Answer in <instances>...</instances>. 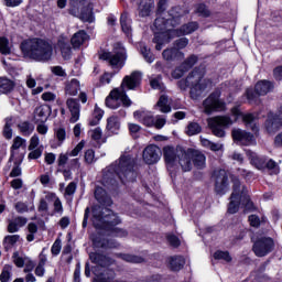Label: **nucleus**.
Here are the masks:
<instances>
[{
    "label": "nucleus",
    "mask_w": 282,
    "mask_h": 282,
    "mask_svg": "<svg viewBox=\"0 0 282 282\" xmlns=\"http://www.w3.org/2000/svg\"><path fill=\"white\" fill-rule=\"evenodd\" d=\"M122 184L127 182H135L138 177V172H135V158L129 153L122 154L117 161H115L110 166L102 171L101 183L106 188H113L118 186V180Z\"/></svg>",
    "instance_id": "nucleus-1"
},
{
    "label": "nucleus",
    "mask_w": 282,
    "mask_h": 282,
    "mask_svg": "<svg viewBox=\"0 0 282 282\" xmlns=\"http://www.w3.org/2000/svg\"><path fill=\"white\" fill-rule=\"evenodd\" d=\"M20 50L24 58L36 63H48L54 56V46L50 41L41 37H32L21 42Z\"/></svg>",
    "instance_id": "nucleus-2"
},
{
    "label": "nucleus",
    "mask_w": 282,
    "mask_h": 282,
    "mask_svg": "<svg viewBox=\"0 0 282 282\" xmlns=\"http://www.w3.org/2000/svg\"><path fill=\"white\" fill-rule=\"evenodd\" d=\"M140 83H142V73L134 70L131 75H127L121 83L120 88H115L109 96L106 98V106L109 109H118L120 107V102H122L123 107H131V99L127 96V89H135Z\"/></svg>",
    "instance_id": "nucleus-3"
},
{
    "label": "nucleus",
    "mask_w": 282,
    "mask_h": 282,
    "mask_svg": "<svg viewBox=\"0 0 282 282\" xmlns=\"http://www.w3.org/2000/svg\"><path fill=\"white\" fill-rule=\"evenodd\" d=\"M234 183V192L230 196V203L228 206V213L230 215H235V213L239 212L240 204H245L246 208L252 210L254 208V204L250 200V196H248V189L245 185L241 184V181L237 176H232Z\"/></svg>",
    "instance_id": "nucleus-4"
},
{
    "label": "nucleus",
    "mask_w": 282,
    "mask_h": 282,
    "mask_svg": "<svg viewBox=\"0 0 282 282\" xmlns=\"http://www.w3.org/2000/svg\"><path fill=\"white\" fill-rule=\"evenodd\" d=\"M93 224L95 228L105 229L109 226H118V224H120V218L113 210L95 205L93 207Z\"/></svg>",
    "instance_id": "nucleus-5"
},
{
    "label": "nucleus",
    "mask_w": 282,
    "mask_h": 282,
    "mask_svg": "<svg viewBox=\"0 0 282 282\" xmlns=\"http://www.w3.org/2000/svg\"><path fill=\"white\" fill-rule=\"evenodd\" d=\"M204 68H195L187 76V82H189L191 86V97L194 100H197V97L202 96L205 89L213 85V80L204 78Z\"/></svg>",
    "instance_id": "nucleus-6"
},
{
    "label": "nucleus",
    "mask_w": 282,
    "mask_h": 282,
    "mask_svg": "<svg viewBox=\"0 0 282 282\" xmlns=\"http://www.w3.org/2000/svg\"><path fill=\"white\" fill-rule=\"evenodd\" d=\"M187 13L188 11L180 7H175L169 12L170 18L165 19L162 17H158L154 20V28L158 32H164V30H167L169 25L175 28V25H180V19H182V17H185V14Z\"/></svg>",
    "instance_id": "nucleus-7"
},
{
    "label": "nucleus",
    "mask_w": 282,
    "mask_h": 282,
    "mask_svg": "<svg viewBox=\"0 0 282 282\" xmlns=\"http://www.w3.org/2000/svg\"><path fill=\"white\" fill-rule=\"evenodd\" d=\"M101 61H108L111 67H119L122 69L124 67V61H127V50L122 46L121 43L115 44L113 53L105 52L99 55Z\"/></svg>",
    "instance_id": "nucleus-8"
},
{
    "label": "nucleus",
    "mask_w": 282,
    "mask_h": 282,
    "mask_svg": "<svg viewBox=\"0 0 282 282\" xmlns=\"http://www.w3.org/2000/svg\"><path fill=\"white\" fill-rule=\"evenodd\" d=\"M204 112L207 116L214 111H226V101L221 100V91L215 90L203 101Z\"/></svg>",
    "instance_id": "nucleus-9"
},
{
    "label": "nucleus",
    "mask_w": 282,
    "mask_h": 282,
    "mask_svg": "<svg viewBox=\"0 0 282 282\" xmlns=\"http://www.w3.org/2000/svg\"><path fill=\"white\" fill-rule=\"evenodd\" d=\"M208 127L216 138H225L226 131L224 130L226 127H230L234 121L229 116H217L208 119Z\"/></svg>",
    "instance_id": "nucleus-10"
},
{
    "label": "nucleus",
    "mask_w": 282,
    "mask_h": 282,
    "mask_svg": "<svg viewBox=\"0 0 282 282\" xmlns=\"http://www.w3.org/2000/svg\"><path fill=\"white\" fill-rule=\"evenodd\" d=\"M256 257H268L274 250V240L270 237L258 238L252 246Z\"/></svg>",
    "instance_id": "nucleus-11"
},
{
    "label": "nucleus",
    "mask_w": 282,
    "mask_h": 282,
    "mask_svg": "<svg viewBox=\"0 0 282 282\" xmlns=\"http://www.w3.org/2000/svg\"><path fill=\"white\" fill-rule=\"evenodd\" d=\"M215 191L218 195H224L228 191V172L226 170L214 171Z\"/></svg>",
    "instance_id": "nucleus-12"
},
{
    "label": "nucleus",
    "mask_w": 282,
    "mask_h": 282,
    "mask_svg": "<svg viewBox=\"0 0 282 282\" xmlns=\"http://www.w3.org/2000/svg\"><path fill=\"white\" fill-rule=\"evenodd\" d=\"M184 171V173H188V171L193 170V154L192 149L184 150L183 148H178V159L176 161Z\"/></svg>",
    "instance_id": "nucleus-13"
},
{
    "label": "nucleus",
    "mask_w": 282,
    "mask_h": 282,
    "mask_svg": "<svg viewBox=\"0 0 282 282\" xmlns=\"http://www.w3.org/2000/svg\"><path fill=\"white\" fill-rule=\"evenodd\" d=\"M231 113L236 118H239V116H242V122H245L246 127L251 129L253 133H259V126H257V116H254L253 113L242 115L241 110L237 106L231 109Z\"/></svg>",
    "instance_id": "nucleus-14"
},
{
    "label": "nucleus",
    "mask_w": 282,
    "mask_h": 282,
    "mask_svg": "<svg viewBox=\"0 0 282 282\" xmlns=\"http://www.w3.org/2000/svg\"><path fill=\"white\" fill-rule=\"evenodd\" d=\"M161 158L162 150L155 144L148 145L143 150V161L145 164H158Z\"/></svg>",
    "instance_id": "nucleus-15"
},
{
    "label": "nucleus",
    "mask_w": 282,
    "mask_h": 282,
    "mask_svg": "<svg viewBox=\"0 0 282 282\" xmlns=\"http://www.w3.org/2000/svg\"><path fill=\"white\" fill-rule=\"evenodd\" d=\"M180 149H182V147L174 148L171 145H166L165 148H163V158L166 162L167 169H173V166H177Z\"/></svg>",
    "instance_id": "nucleus-16"
},
{
    "label": "nucleus",
    "mask_w": 282,
    "mask_h": 282,
    "mask_svg": "<svg viewBox=\"0 0 282 282\" xmlns=\"http://www.w3.org/2000/svg\"><path fill=\"white\" fill-rule=\"evenodd\" d=\"M231 134L235 141L240 142V144H245L246 147H250V144H257L254 135L250 132L237 129L232 130Z\"/></svg>",
    "instance_id": "nucleus-17"
},
{
    "label": "nucleus",
    "mask_w": 282,
    "mask_h": 282,
    "mask_svg": "<svg viewBox=\"0 0 282 282\" xmlns=\"http://www.w3.org/2000/svg\"><path fill=\"white\" fill-rule=\"evenodd\" d=\"M66 107L70 112L69 122L76 123L80 120V102L76 98H68L66 100Z\"/></svg>",
    "instance_id": "nucleus-18"
},
{
    "label": "nucleus",
    "mask_w": 282,
    "mask_h": 282,
    "mask_svg": "<svg viewBox=\"0 0 282 282\" xmlns=\"http://www.w3.org/2000/svg\"><path fill=\"white\" fill-rule=\"evenodd\" d=\"M135 120H139L144 127H153L155 124V117L153 113L147 110H137L133 113Z\"/></svg>",
    "instance_id": "nucleus-19"
},
{
    "label": "nucleus",
    "mask_w": 282,
    "mask_h": 282,
    "mask_svg": "<svg viewBox=\"0 0 282 282\" xmlns=\"http://www.w3.org/2000/svg\"><path fill=\"white\" fill-rule=\"evenodd\" d=\"M282 120H278L274 117V112H269L267 116V121L264 123L268 133H276L281 129Z\"/></svg>",
    "instance_id": "nucleus-20"
},
{
    "label": "nucleus",
    "mask_w": 282,
    "mask_h": 282,
    "mask_svg": "<svg viewBox=\"0 0 282 282\" xmlns=\"http://www.w3.org/2000/svg\"><path fill=\"white\" fill-rule=\"evenodd\" d=\"M57 47L61 50L64 61L72 58V45H69V39L61 36L57 41Z\"/></svg>",
    "instance_id": "nucleus-21"
},
{
    "label": "nucleus",
    "mask_w": 282,
    "mask_h": 282,
    "mask_svg": "<svg viewBox=\"0 0 282 282\" xmlns=\"http://www.w3.org/2000/svg\"><path fill=\"white\" fill-rule=\"evenodd\" d=\"M162 57L164 58V61L167 62L183 61L184 53L177 50L176 47H171L162 52Z\"/></svg>",
    "instance_id": "nucleus-22"
},
{
    "label": "nucleus",
    "mask_w": 282,
    "mask_h": 282,
    "mask_svg": "<svg viewBox=\"0 0 282 282\" xmlns=\"http://www.w3.org/2000/svg\"><path fill=\"white\" fill-rule=\"evenodd\" d=\"M274 89V84L270 80H260L256 84L254 91L258 96H268Z\"/></svg>",
    "instance_id": "nucleus-23"
},
{
    "label": "nucleus",
    "mask_w": 282,
    "mask_h": 282,
    "mask_svg": "<svg viewBox=\"0 0 282 282\" xmlns=\"http://www.w3.org/2000/svg\"><path fill=\"white\" fill-rule=\"evenodd\" d=\"M50 113H52V109L50 106H40L34 111V120L35 122L45 123L47 122V118H50Z\"/></svg>",
    "instance_id": "nucleus-24"
},
{
    "label": "nucleus",
    "mask_w": 282,
    "mask_h": 282,
    "mask_svg": "<svg viewBox=\"0 0 282 282\" xmlns=\"http://www.w3.org/2000/svg\"><path fill=\"white\" fill-rule=\"evenodd\" d=\"M89 259L91 263H95L96 265H100V268H107L108 265H111V258L102 253L91 252L89 254Z\"/></svg>",
    "instance_id": "nucleus-25"
},
{
    "label": "nucleus",
    "mask_w": 282,
    "mask_h": 282,
    "mask_svg": "<svg viewBox=\"0 0 282 282\" xmlns=\"http://www.w3.org/2000/svg\"><path fill=\"white\" fill-rule=\"evenodd\" d=\"M25 224H28V218L22 216L15 217L13 220H9L7 230L11 234L19 232V230H21Z\"/></svg>",
    "instance_id": "nucleus-26"
},
{
    "label": "nucleus",
    "mask_w": 282,
    "mask_h": 282,
    "mask_svg": "<svg viewBox=\"0 0 282 282\" xmlns=\"http://www.w3.org/2000/svg\"><path fill=\"white\" fill-rule=\"evenodd\" d=\"M95 198L101 206H111V204H113L111 197H109V195H107V192L100 186H97L95 188Z\"/></svg>",
    "instance_id": "nucleus-27"
},
{
    "label": "nucleus",
    "mask_w": 282,
    "mask_h": 282,
    "mask_svg": "<svg viewBox=\"0 0 282 282\" xmlns=\"http://www.w3.org/2000/svg\"><path fill=\"white\" fill-rule=\"evenodd\" d=\"M153 10V0H141L138 6V14L142 19L145 17H151Z\"/></svg>",
    "instance_id": "nucleus-28"
},
{
    "label": "nucleus",
    "mask_w": 282,
    "mask_h": 282,
    "mask_svg": "<svg viewBox=\"0 0 282 282\" xmlns=\"http://www.w3.org/2000/svg\"><path fill=\"white\" fill-rule=\"evenodd\" d=\"M247 158H249L251 164L256 166V169H261L265 167V159L262 156L257 155V152H253L252 150H247L246 151Z\"/></svg>",
    "instance_id": "nucleus-29"
},
{
    "label": "nucleus",
    "mask_w": 282,
    "mask_h": 282,
    "mask_svg": "<svg viewBox=\"0 0 282 282\" xmlns=\"http://www.w3.org/2000/svg\"><path fill=\"white\" fill-rule=\"evenodd\" d=\"M199 30V23L197 22H188L176 30V36H186L187 34H193V32H197Z\"/></svg>",
    "instance_id": "nucleus-30"
},
{
    "label": "nucleus",
    "mask_w": 282,
    "mask_h": 282,
    "mask_svg": "<svg viewBox=\"0 0 282 282\" xmlns=\"http://www.w3.org/2000/svg\"><path fill=\"white\" fill-rule=\"evenodd\" d=\"M91 241L95 248H113V245L109 243L100 232L93 234Z\"/></svg>",
    "instance_id": "nucleus-31"
},
{
    "label": "nucleus",
    "mask_w": 282,
    "mask_h": 282,
    "mask_svg": "<svg viewBox=\"0 0 282 282\" xmlns=\"http://www.w3.org/2000/svg\"><path fill=\"white\" fill-rule=\"evenodd\" d=\"M192 160L196 169H204L206 166V155L200 151L192 149Z\"/></svg>",
    "instance_id": "nucleus-32"
},
{
    "label": "nucleus",
    "mask_w": 282,
    "mask_h": 282,
    "mask_svg": "<svg viewBox=\"0 0 282 282\" xmlns=\"http://www.w3.org/2000/svg\"><path fill=\"white\" fill-rule=\"evenodd\" d=\"M88 39H89V35H87V33L85 31H78L70 39V43H72L74 50H78V47H80V45H83V43H85V41H88Z\"/></svg>",
    "instance_id": "nucleus-33"
},
{
    "label": "nucleus",
    "mask_w": 282,
    "mask_h": 282,
    "mask_svg": "<svg viewBox=\"0 0 282 282\" xmlns=\"http://www.w3.org/2000/svg\"><path fill=\"white\" fill-rule=\"evenodd\" d=\"M106 129L113 135H118V131H120V119L116 116L108 118Z\"/></svg>",
    "instance_id": "nucleus-34"
},
{
    "label": "nucleus",
    "mask_w": 282,
    "mask_h": 282,
    "mask_svg": "<svg viewBox=\"0 0 282 282\" xmlns=\"http://www.w3.org/2000/svg\"><path fill=\"white\" fill-rule=\"evenodd\" d=\"M65 91L68 96H78V93L80 91V82L76 78L70 79L66 84Z\"/></svg>",
    "instance_id": "nucleus-35"
},
{
    "label": "nucleus",
    "mask_w": 282,
    "mask_h": 282,
    "mask_svg": "<svg viewBox=\"0 0 282 282\" xmlns=\"http://www.w3.org/2000/svg\"><path fill=\"white\" fill-rule=\"evenodd\" d=\"M185 264L186 260L182 256H174L170 258V268L174 272H178V270H182Z\"/></svg>",
    "instance_id": "nucleus-36"
},
{
    "label": "nucleus",
    "mask_w": 282,
    "mask_h": 282,
    "mask_svg": "<svg viewBox=\"0 0 282 282\" xmlns=\"http://www.w3.org/2000/svg\"><path fill=\"white\" fill-rule=\"evenodd\" d=\"M14 86L12 79L0 77V94H11L14 90Z\"/></svg>",
    "instance_id": "nucleus-37"
},
{
    "label": "nucleus",
    "mask_w": 282,
    "mask_h": 282,
    "mask_svg": "<svg viewBox=\"0 0 282 282\" xmlns=\"http://www.w3.org/2000/svg\"><path fill=\"white\" fill-rule=\"evenodd\" d=\"M120 23H121L122 32L126 34V36L130 37L132 29H131V20L129 19L128 13L121 14Z\"/></svg>",
    "instance_id": "nucleus-38"
},
{
    "label": "nucleus",
    "mask_w": 282,
    "mask_h": 282,
    "mask_svg": "<svg viewBox=\"0 0 282 282\" xmlns=\"http://www.w3.org/2000/svg\"><path fill=\"white\" fill-rule=\"evenodd\" d=\"M28 141L21 137H15L13 139V144L11 145V156L9 159V162L14 161V151H19V149H21V147H25V143Z\"/></svg>",
    "instance_id": "nucleus-39"
},
{
    "label": "nucleus",
    "mask_w": 282,
    "mask_h": 282,
    "mask_svg": "<svg viewBox=\"0 0 282 282\" xmlns=\"http://www.w3.org/2000/svg\"><path fill=\"white\" fill-rule=\"evenodd\" d=\"M18 129L20 133L25 138L32 135V133L34 132V126L28 121L20 122L18 124Z\"/></svg>",
    "instance_id": "nucleus-40"
},
{
    "label": "nucleus",
    "mask_w": 282,
    "mask_h": 282,
    "mask_svg": "<svg viewBox=\"0 0 282 282\" xmlns=\"http://www.w3.org/2000/svg\"><path fill=\"white\" fill-rule=\"evenodd\" d=\"M200 142L205 149H209L210 151H221L224 149V144L221 143H215L208 139L200 138Z\"/></svg>",
    "instance_id": "nucleus-41"
},
{
    "label": "nucleus",
    "mask_w": 282,
    "mask_h": 282,
    "mask_svg": "<svg viewBox=\"0 0 282 282\" xmlns=\"http://www.w3.org/2000/svg\"><path fill=\"white\" fill-rule=\"evenodd\" d=\"M14 165L13 169L10 172V177H20L22 171H21V164H23V156H20L19 159H14Z\"/></svg>",
    "instance_id": "nucleus-42"
},
{
    "label": "nucleus",
    "mask_w": 282,
    "mask_h": 282,
    "mask_svg": "<svg viewBox=\"0 0 282 282\" xmlns=\"http://www.w3.org/2000/svg\"><path fill=\"white\" fill-rule=\"evenodd\" d=\"M0 54L4 56L12 54V45H10V41L7 37H0Z\"/></svg>",
    "instance_id": "nucleus-43"
},
{
    "label": "nucleus",
    "mask_w": 282,
    "mask_h": 282,
    "mask_svg": "<svg viewBox=\"0 0 282 282\" xmlns=\"http://www.w3.org/2000/svg\"><path fill=\"white\" fill-rule=\"evenodd\" d=\"M156 106L160 107V111L162 113H170L171 106H169V97L165 95H162L156 104Z\"/></svg>",
    "instance_id": "nucleus-44"
},
{
    "label": "nucleus",
    "mask_w": 282,
    "mask_h": 282,
    "mask_svg": "<svg viewBox=\"0 0 282 282\" xmlns=\"http://www.w3.org/2000/svg\"><path fill=\"white\" fill-rule=\"evenodd\" d=\"M259 94H257L256 90H252V88H248L246 90V97L250 105H259L261 100L259 99Z\"/></svg>",
    "instance_id": "nucleus-45"
},
{
    "label": "nucleus",
    "mask_w": 282,
    "mask_h": 282,
    "mask_svg": "<svg viewBox=\"0 0 282 282\" xmlns=\"http://www.w3.org/2000/svg\"><path fill=\"white\" fill-rule=\"evenodd\" d=\"M79 19L86 23H94V12L89 8L82 9Z\"/></svg>",
    "instance_id": "nucleus-46"
},
{
    "label": "nucleus",
    "mask_w": 282,
    "mask_h": 282,
    "mask_svg": "<svg viewBox=\"0 0 282 282\" xmlns=\"http://www.w3.org/2000/svg\"><path fill=\"white\" fill-rule=\"evenodd\" d=\"M12 276V265L6 264L0 274L1 282H10V278Z\"/></svg>",
    "instance_id": "nucleus-47"
},
{
    "label": "nucleus",
    "mask_w": 282,
    "mask_h": 282,
    "mask_svg": "<svg viewBox=\"0 0 282 282\" xmlns=\"http://www.w3.org/2000/svg\"><path fill=\"white\" fill-rule=\"evenodd\" d=\"M54 135L58 142V147H61V144H63L67 138V131L65 128H57L54 130Z\"/></svg>",
    "instance_id": "nucleus-48"
},
{
    "label": "nucleus",
    "mask_w": 282,
    "mask_h": 282,
    "mask_svg": "<svg viewBox=\"0 0 282 282\" xmlns=\"http://www.w3.org/2000/svg\"><path fill=\"white\" fill-rule=\"evenodd\" d=\"M186 133L188 135H197L198 133H202V126L197 122H191L187 126Z\"/></svg>",
    "instance_id": "nucleus-49"
},
{
    "label": "nucleus",
    "mask_w": 282,
    "mask_h": 282,
    "mask_svg": "<svg viewBox=\"0 0 282 282\" xmlns=\"http://www.w3.org/2000/svg\"><path fill=\"white\" fill-rule=\"evenodd\" d=\"M119 257L123 260L127 261L128 263H142L144 259L142 257L138 256H131V254H119Z\"/></svg>",
    "instance_id": "nucleus-50"
},
{
    "label": "nucleus",
    "mask_w": 282,
    "mask_h": 282,
    "mask_svg": "<svg viewBox=\"0 0 282 282\" xmlns=\"http://www.w3.org/2000/svg\"><path fill=\"white\" fill-rule=\"evenodd\" d=\"M214 259L223 260L227 263H230L232 261V258L230 257V253L228 251H216L214 253Z\"/></svg>",
    "instance_id": "nucleus-51"
},
{
    "label": "nucleus",
    "mask_w": 282,
    "mask_h": 282,
    "mask_svg": "<svg viewBox=\"0 0 282 282\" xmlns=\"http://www.w3.org/2000/svg\"><path fill=\"white\" fill-rule=\"evenodd\" d=\"M84 160L86 164H94L96 162V152L93 149H89L84 154Z\"/></svg>",
    "instance_id": "nucleus-52"
},
{
    "label": "nucleus",
    "mask_w": 282,
    "mask_h": 282,
    "mask_svg": "<svg viewBox=\"0 0 282 282\" xmlns=\"http://www.w3.org/2000/svg\"><path fill=\"white\" fill-rule=\"evenodd\" d=\"M141 54L144 61H147V63H153V61H155V56H153V53H151V50L147 48L145 46L141 48Z\"/></svg>",
    "instance_id": "nucleus-53"
},
{
    "label": "nucleus",
    "mask_w": 282,
    "mask_h": 282,
    "mask_svg": "<svg viewBox=\"0 0 282 282\" xmlns=\"http://www.w3.org/2000/svg\"><path fill=\"white\" fill-rule=\"evenodd\" d=\"M13 259V263H15L17 268H23V265H25V261L28 260V258H23L21 256H19V252H14L12 256Z\"/></svg>",
    "instance_id": "nucleus-54"
},
{
    "label": "nucleus",
    "mask_w": 282,
    "mask_h": 282,
    "mask_svg": "<svg viewBox=\"0 0 282 282\" xmlns=\"http://www.w3.org/2000/svg\"><path fill=\"white\" fill-rule=\"evenodd\" d=\"M185 72H188L187 68L183 67V64H181L172 72V77H174L175 79H180L182 78V76H184Z\"/></svg>",
    "instance_id": "nucleus-55"
},
{
    "label": "nucleus",
    "mask_w": 282,
    "mask_h": 282,
    "mask_svg": "<svg viewBox=\"0 0 282 282\" xmlns=\"http://www.w3.org/2000/svg\"><path fill=\"white\" fill-rule=\"evenodd\" d=\"M83 149H85V141H80L70 152H68L69 158H76Z\"/></svg>",
    "instance_id": "nucleus-56"
},
{
    "label": "nucleus",
    "mask_w": 282,
    "mask_h": 282,
    "mask_svg": "<svg viewBox=\"0 0 282 282\" xmlns=\"http://www.w3.org/2000/svg\"><path fill=\"white\" fill-rule=\"evenodd\" d=\"M31 152L28 155V160H39L41 155H43V149L35 148L34 150H30Z\"/></svg>",
    "instance_id": "nucleus-57"
},
{
    "label": "nucleus",
    "mask_w": 282,
    "mask_h": 282,
    "mask_svg": "<svg viewBox=\"0 0 282 282\" xmlns=\"http://www.w3.org/2000/svg\"><path fill=\"white\" fill-rule=\"evenodd\" d=\"M187 45H188V39L186 37H181L174 42V47L178 50V52L180 50H184V47H186Z\"/></svg>",
    "instance_id": "nucleus-58"
},
{
    "label": "nucleus",
    "mask_w": 282,
    "mask_h": 282,
    "mask_svg": "<svg viewBox=\"0 0 282 282\" xmlns=\"http://www.w3.org/2000/svg\"><path fill=\"white\" fill-rule=\"evenodd\" d=\"M195 63H197V56L192 55L182 65L188 72V69H191L195 65Z\"/></svg>",
    "instance_id": "nucleus-59"
},
{
    "label": "nucleus",
    "mask_w": 282,
    "mask_h": 282,
    "mask_svg": "<svg viewBox=\"0 0 282 282\" xmlns=\"http://www.w3.org/2000/svg\"><path fill=\"white\" fill-rule=\"evenodd\" d=\"M76 188H77V184L76 182H70L66 188H65V195H67L68 197L74 196V194L76 193Z\"/></svg>",
    "instance_id": "nucleus-60"
},
{
    "label": "nucleus",
    "mask_w": 282,
    "mask_h": 282,
    "mask_svg": "<svg viewBox=\"0 0 282 282\" xmlns=\"http://www.w3.org/2000/svg\"><path fill=\"white\" fill-rule=\"evenodd\" d=\"M69 162V153H61L57 159V166H65Z\"/></svg>",
    "instance_id": "nucleus-61"
},
{
    "label": "nucleus",
    "mask_w": 282,
    "mask_h": 282,
    "mask_svg": "<svg viewBox=\"0 0 282 282\" xmlns=\"http://www.w3.org/2000/svg\"><path fill=\"white\" fill-rule=\"evenodd\" d=\"M196 12L199 14V17H210V11L207 7H205V4H198Z\"/></svg>",
    "instance_id": "nucleus-62"
},
{
    "label": "nucleus",
    "mask_w": 282,
    "mask_h": 282,
    "mask_svg": "<svg viewBox=\"0 0 282 282\" xmlns=\"http://www.w3.org/2000/svg\"><path fill=\"white\" fill-rule=\"evenodd\" d=\"M40 139L39 135L34 134L31 139H30V144H29V151H34V149H39V144H40Z\"/></svg>",
    "instance_id": "nucleus-63"
},
{
    "label": "nucleus",
    "mask_w": 282,
    "mask_h": 282,
    "mask_svg": "<svg viewBox=\"0 0 282 282\" xmlns=\"http://www.w3.org/2000/svg\"><path fill=\"white\" fill-rule=\"evenodd\" d=\"M164 124H166V119L164 117L156 116L154 118L153 127H155V129H162L164 127Z\"/></svg>",
    "instance_id": "nucleus-64"
}]
</instances>
